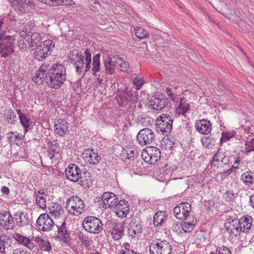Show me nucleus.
I'll use <instances>...</instances> for the list:
<instances>
[{"instance_id":"obj_1","label":"nucleus","mask_w":254,"mask_h":254,"mask_svg":"<svg viewBox=\"0 0 254 254\" xmlns=\"http://www.w3.org/2000/svg\"><path fill=\"white\" fill-rule=\"evenodd\" d=\"M49 81H46L49 87L58 89L62 86L66 79V69L61 64L52 65L47 71Z\"/></svg>"},{"instance_id":"obj_2","label":"nucleus","mask_w":254,"mask_h":254,"mask_svg":"<svg viewBox=\"0 0 254 254\" xmlns=\"http://www.w3.org/2000/svg\"><path fill=\"white\" fill-rule=\"evenodd\" d=\"M134 91L133 90V85H129L126 86L125 88L118 91L116 96V100L119 105L124 108L129 110V112H134L131 109L132 105L135 102V99L137 98V95H134Z\"/></svg>"},{"instance_id":"obj_3","label":"nucleus","mask_w":254,"mask_h":254,"mask_svg":"<svg viewBox=\"0 0 254 254\" xmlns=\"http://www.w3.org/2000/svg\"><path fill=\"white\" fill-rule=\"evenodd\" d=\"M65 174L67 179L74 182L78 181L80 179L79 184L84 188H88L91 186L90 181L83 179V174L81 173L80 168L75 164H70L65 169Z\"/></svg>"},{"instance_id":"obj_4","label":"nucleus","mask_w":254,"mask_h":254,"mask_svg":"<svg viewBox=\"0 0 254 254\" xmlns=\"http://www.w3.org/2000/svg\"><path fill=\"white\" fill-rule=\"evenodd\" d=\"M82 226L86 232L95 234L100 233L103 227V224L100 219L93 216L85 217L82 222Z\"/></svg>"},{"instance_id":"obj_5","label":"nucleus","mask_w":254,"mask_h":254,"mask_svg":"<svg viewBox=\"0 0 254 254\" xmlns=\"http://www.w3.org/2000/svg\"><path fill=\"white\" fill-rule=\"evenodd\" d=\"M155 121L156 129L159 133L167 135L172 128L173 119L167 114H163Z\"/></svg>"},{"instance_id":"obj_6","label":"nucleus","mask_w":254,"mask_h":254,"mask_svg":"<svg viewBox=\"0 0 254 254\" xmlns=\"http://www.w3.org/2000/svg\"><path fill=\"white\" fill-rule=\"evenodd\" d=\"M66 204V208L71 215L78 216L84 211L85 205L77 196H72L67 199Z\"/></svg>"},{"instance_id":"obj_7","label":"nucleus","mask_w":254,"mask_h":254,"mask_svg":"<svg viewBox=\"0 0 254 254\" xmlns=\"http://www.w3.org/2000/svg\"><path fill=\"white\" fill-rule=\"evenodd\" d=\"M55 46L54 42L51 40L45 41L35 48L33 53L34 58L39 61H43L47 56L51 55V50Z\"/></svg>"},{"instance_id":"obj_8","label":"nucleus","mask_w":254,"mask_h":254,"mask_svg":"<svg viewBox=\"0 0 254 254\" xmlns=\"http://www.w3.org/2000/svg\"><path fill=\"white\" fill-rule=\"evenodd\" d=\"M150 254H171L172 247L166 240H153L150 246Z\"/></svg>"},{"instance_id":"obj_9","label":"nucleus","mask_w":254,"mask_h":254,"mask_svg":"<svg viewBox=\"0 0 254 254\" xmlns=\"http://www.w3.org/2000/svg\"><path fill=\"white\" fill-rule=\"evenodd\" d=\"M55 225L53 219L47 213L40 215L36 221V226L38 230L45 232L54 230Z\"/></svg>"},{"instance_id":"obj_10","label":"nucleus","mask_w":254,"mask_h":254,"mask_svg":"<svg viewBox=\"0 0 254 254\" xmlns=\"http://www.w3.org/2000/svg\"><path fill=\"white\" fill-rule=\"evenodd\" d=\"M141 156L144 160L150 164H154L160 158L161 152L157 147L149 146L143 149Z\"/></svg>"},{"instance_id":"obj_11","label":"nucleus","mask_w":254,"mask_h":254,"mask_svg":"<svg viewBox=\"0 0 254 254\" xmlns=\"http://www.w3.org/2000/svg\"><path fill=\"white\" fill-rule=\"evenodd\" d=\"M155 139V135L152 130L148 128L141 129L137 135L138 143L142 146L151 144Z\"/></svg>"},{"instance_id":"obj_12","label":"nucleus","mask_w":254,"mask_h":254,"mask_svg":"<svg viewBox=\"0 0 254 254\" xmlns=\"http://www.w3.org/2000/svg\"><path fill=\"white\" fill-rule=\"evenodd\" d=\"M191 205L188 202H182L177 205L174 209V216L178 219L187 218L190 215Z\"/></svg>"},{"instance_id":"obj_13","label":"nucleus","mask_w":254,"mask_h":254,"mask_svg":"<svg viewBox=\"0 0 254 254\" xmlns=\"http://www.w3.org/2000/svg\"><path fill=\"white\" fill-rule=\"evenodd\" d=\"M225 226L227 232L231 236H237L240 235L241 224L239 219L235 217H230L226 220Z\"/></svg>"},{"instance_id":"obj_14","label":"nucleus","mask_w":254,"mask_h":254,"mask_svg":"<svg viewBox=\"0 0 254 254\" xmlns=\"http://www.w3.org/2000/svg\"><path fill=\"white\" fill-rule=\"evenodd\" d=\"M54 230H57L55 234L53 235L54 237H57L60 239L64 244L70 242V236L65 222H64L60 226L56 225Z\"/></svg>"},{"instance_id":"obj_15","label":"nucleus","mask_w":254,"mask_h":254,"mask_svg":"<svg viewBox=\"0 0 254 254\" xmlns=\"http://www.w3.org/2000/svg\"><path fill=\"white\" fill-rule=\"evenodd\" d=\"M0 224H4L6 230H13L15 228V223L9 212L3 211L0 213Z\"/></svg>"},{"instance_id":"obj_16","label":"nucleus","mask_w":254,"mask_h":254,"mask_svg":"<svg viewBox=\"0 0 254 254\" xmlns=\"http://www.w3.org/2000/svg\"><path fill=\"white\" fill-rule=\"evenodd\" d=\"M195 128L197 131L202 134H208L212 129L210 122L206 119L196 121Z\"/></svg>"},{"instance_id":"obj_17","label":"nucleus","mask_w":254,"mask_h":254,"mask_svg":"<svg viewBox=\"0 0 254 254\" xmlns=\"http://www.w3.org/2000/svg\"><path fill=\"white\" fill-rule=\"evenodd\" d=\"M116 55L108 56L104 61L105 72L107 74L112 75L115 73V67L117 64Z\"/></svg>"},{"instance_id":"obj_18","label":"nucleus","mask_w":254,"mask_h":254,"mask_svg":"<svg viewBox=\"0 0 254 254\" xmlns=\"http://www.w3.org/2000/svg\"><path fill=\"white\" fill-rule=\"evenodd\" d=\"M47 65L42 64L36 73L35 76L33 78V80L35 83L40 85L43 82L49 81V78L47 75Z\"/></svg>"},{"instance_id":"obj_19","label":"nucleus","mask_w":254,"mask_h":254,"mask_svg":"<svg viewBox=\"0 0 254 254\" xmlns=\"http://www.w3.org/2000/svg\"><path fill=\"white\" fill-rule=\"evenodd\" d=\"M142 231V227L141 222L135 219H132L129 224L128 233L130 236L134 237L135 235L141 234Z\"/></svg>"},{"instance_id":"obj_20","label":"nucleus","mask_w":254,"mask_h":254,"mask_svg":"<svg viewBox=\"0 0 254 254\" xmlns=\"http://www.w3.org/2000/svg\"><path fill=\"white\" fill-rule=\"evenodd\" d=\"M15 227H23L28 225L30 222L28 214L24 212H18L15 215Z\"/></svg>"},{"instance_id":"obj_21","label":"nucleus","mask_w":254,"mask_h":254,"mask_svg":"<svg viewBox=\"0 0 254 254\" xmlns=\"http://www.w3.org/2000/svg\"><path fill=\"white\" fill-rule=\"evenodd\" d=\"M190 105L185 98H180L179 104L176 105L175 117H178L180 115H185L189 110Z\"/></svg>"},{"instance_id":"obj_22","label":"nucleus","mask_w":254,"mask_h":254,"mask_svg":"<svg viewBox=\"0 0 254 254\" xmlns=\"http://www.w3.org/2000/svg\"><path fill=\"white\" fill-rule=\"evenodd\" d=\"M185 221L182 224V229L185 233H189L191 232L196 223V219L193 215L189 216L187 218L184 219Z\"/></svg>"},{"instance_id":"obj_23","label":"nucleus","mask_w":254,"mask_h":254,"mask_svg":"<svg viewBox=\"0 0 254 254\" xmlns=\"http://www.w3.org/2000/svg\"><path fill=\"white\" fill-rule=\"evenodd\" d=\"M169 101L168 98H159L155 97L151 99L150 101V105L152 109L157 110H161L168 105Z\"/></svg>"},{"instance_id":"obj_24","label":"nucleus","mask_w":254,"mask_h":254,"mask_svg":"<svg viewBox=\"0 0 254 254\" xmlns=\"http://www.w3.org/2000/svg\"><path fill=\"white\" fill-rule=\"evenodd\" d=\"M111 234L114 240H118L121 239L124 235V223L123 222L114 223Z\"/></svg>"},{"instance_id":"obj_25","label":"nucleus","mask_w":254,"mask_h":254,"mask_svg":"<svg viewBox=\"0 0 254 254\" xmlns=\"http://www.w3.org/2000/svg\"><path fill=\"white\" fill-rule=\"evenodd\" d=\"M239 221L241 224V229H240L241 232L247 233L251 228L253 218L251 216H244L239 219Z\"/></svg>"},{"instance_id":"obj_26","label":"nucleus","mask_w":254,"mask_h":254,"mask_svg":"<svg viewBox=\"0 0 254 254\" xmlns=\"http://www.w3.org/2000/svg\"><path fill=\"white\" fill-rule=\"evenodd\" d=\"M54 129L56 134L60 136H64L67 131L68 124L65 120L60 119L58 123L54 125Z\"/></svg>"},{"instance_id":"obj_27","label":"nucleus","mask_w":254,"mask_h":254,"mask_svg":"<svg viewBox=\"0 0 254 254\" xmlns=\"http://www.w3.org/2000/svg\"><path fill=\"white\" fill-rule=\"evenodd\" d=\"M84 159L87 164L92 167L99 162L101 158L97 153L94 152L93 150H92L89 153L85 154Z\"/></svg>"},{"instance_id":"obj_28","label":"nucleus","mask_w":254,"mask_h":254,"mask_svg":"<svg viewBox=\"0 0 254 254\" xmlns=\"http://www.w3.org/2000/svg\"><path fill=\"white\" fill-rule=\"evenodd\" d=\"M13 52L12 42L0 44V56L6 58Z\"/></svg>"},{"instance_id":"obj_29","label":"nucleus","mask_w":254,"mask_h":254,"mask_svg":"<svg viewBox=\"0 0 254 254\" xmlns=\"http://www.w3.org/2000/svg\"><path fill=\"white\" fill-rule=\"evenodd\" d=\"M13 237L17 242L23 244L30 250H32L34 248V243L29 238L17 233L14 234Z\"/></svg>"},{"instance_id":"obj_30","label":"nucleus","mask_w":254,"mask_h":254,"mask_svg":"<svg viewBox=\"0 0 254 254\" xmlns=\"http://www.w3.org/2000/svg\"><path fill=\"white\" fill-rule=\"evenodd\" d=\"M17 114L18 115L21 124L24 127L25 132H27L29 130V127H30L29 123L31 121V117L30 116H27L23 113H22L20 110L17 111Z\"/></svg>"},{"instance_id":"obj_31","label":"nucleus","mask_w":254,"mask_h":254,"mask_svg":"<svg viewBox=\"0 0 254 254\" xmlns=\"http://www.w3.org/2000/svg\"><path fill=\"white\" fill-rule=\"evenodd\" d=\"M15 21L14 16L7 14L3 18L0 20V27L7 29L9 26H12L13 22Z\"/></svg>"},{"instance_id":"obj_32","label":"nucleus","mask_w":254,"mask_h":254,"mask_svg":"<svg viewBox=\"0 0 254 254\" xmlns=\"http://www.w3.org/2000/svg\"><path fill=\"white\" fill-rule=\"evenodd\" d=\"M26 36L24 37L23 40H20L19 42V46L24 51H28L34 49L33 45H32L31 41L30 39V36L28 35L27 33L25 34Z\"/></svg>"},{"instance_id":"obj_33","label":"nucleus","mask_w":254,"mask_h":254,"mask_svg":"<svg viewBox=\"0 0 254 254\" xmlns=\"http://www.w3.org/2000/svg\"><path fill=\"white\" fill-rule=\"evenodd\" d=\"M13 38L9 34V30L0 27V44L2 43L12 42Z\"/></svg>"},{"instance_id":"obj_34","label":"nucleus","mask_w":254,"mask_h":254,"mask_svg":"<svg viewBox=\"0 0 254 254\" xmlns=\"http://www.w3.org/2000/svg\"><path fill=\"white\" fill-rule=\"evenodd\" d=\"M241 180L246 185L251 186L254 183V175L251 171H247L241 175Z\"/></svg>"},{"instance_id":"obj_35","label":"nucleus","mask_w":254,"mask_h":254,"mask_svg":"<svg viewBox=\"0 0 254 254\" xmlns=\"http://www.w3.org/2000/svg\"><path fill=\"white\" fill-rule=\"evenodd\" d=\"M166 216L165 212L159 211L156 212L153 217V224L155 226L158 227L161 226L164 222Z\"/></svg>"},{"instance_id":"obj_36","label":"nucleus","mask_w":254,"mask_h":254,"mask_svg":"<svg viewBox=\"0 0 254 254\" xmlns=\"http://www.w3.org/2000/svg\"><path fill=\"white\" fill-rule=\"evenodd\" d=\"M100 54H97L93 58V67L92 70L94 75L97 76V72L99 71L100 69Z\"/></svg>"},{"instance_id":"obj_37","label":"nucleus","mask_w":254,"mask_h":254,"mask_svg":"<svg viewBox=\"0 0 254 254\" xmlns=\"http://www.w3.org/2000/svg\"><path fill=\"white\" fill-rule=\"evenodd\" d=\"M115 208L116 214L120 218L126 217L129 210L128 205H126L125 206H121V205H117Z\"/></svg>"},{"instance_id":"obj_38","label":"nucleus","mask_w":254,"mask_h":254,"mask_svg":"<svg viewBox=\"0 0 254 254\" xmlns=\"http://www.w3.org/2000/svg\"><path fill=\"white\" fill-rule=\"evenodd\" d=\"M49 209L50 213L56 218L59 217L63 212L62 206L58 203H54Z\"/></svg>"},{"instance_id":"obj_39","label":"nucleus","mask_w":254,"mask_h":254,"mask_svg":"<svg viewBox=\"0 0 254 254\" xmlns=\"http://www.w3.org/2000/svg\"><path fill=\"white\" fill-rule=\"evenodd\" d=\"M75 65L76 72L78 74H81L84 65V56L80 55L78 59L73 63Z\"/></svg>"},{"instance_id":"obj_40","label":"nucleus","mask_w":254,"mask_h":254,"mask_svg":"<svg viewBox=\"0 0 254 254\" xmlns=\"http://www.w3.org/2000/svg\"><path fill=\"white\" fill-rule=\"evenodd\" d=\"M28 35L30 36V39L31 41L33 47L37 46L38 44L41 40V36L39 33L29 32L27 33Z\"/></svg>"},{"instance_id":"obj_41","label":"nucleus","mask_w":254,"mask_h":254,"mask_svg":"<svg viewBox=\"0 0 254 254\" xmlns=\"http://www.w3.org/2000/svg\"><path fill=\"white\" fill-rule=\"evenodd\" d=\"M203 146L206 148H211L215 143V139L210 135L203 137L201 139Z\"/></svg>"},{"instance_id":"obj_42","label":"nucleus","mask_w":254,"mask_h":254,"mask_svg":"<svg viewBox=\"0 0 254 254\" xmlns=\"http://www.w3.org/2000/svg\"><path fill=\"white\" fill-rule=\"evenodd\" d=\"M116 59L118 63L117 64L121 67V70L122 71H127L129 69V63L128 62L123 60V58L116 55Z\"/></svg>"},{"instance_id":"obj_43","label":"nucleus","mask_w":254,"mask_h":254,"mask_svg":"<svg viewBox=\"0 0 254 254\" xmlns=\"http://www.w3.org/2000/svg\"><path fill=\"white\" fill-rule=\"evenodd\" d=\"M126 154V157L130 160H133L134 158L138 155V152L136 149L133 148H129L125 151L123 153L124 155Z\"/></svg>"},{"instance_id":"obj_44","label":"nucleus","mask_w":254,"mask_h":254,"mask_svg":"<svg viewBox=\"0 0 254 254\" xmlns=\"http://www.w3.org/2000/svg\"><path fill=\"white\" fill-rule=\"evenodd\" d=\"M134 31L136 36L139 39H144L149 37L148 32L140 27L135 28Z\"/></svg>"},{"instance_id":"obj_45","label":"nucleus","mask_w":254,"mask_h":254,"mask_svg":"<svg viewBox=\"0 0 254 254\" xmlns=\"http://www.w3.org/2000/svg\"><path fill=\"white\" fill-rule=\"evenodd\" d=\"M39 247L41 250L49 252L51 250V246L49 241L41 239L38 242Z\"/></svg>"},{"instance_id":"obj_46","label":"nucleus","mask_w":254,"mask_h":254,"mask_svg":"<svg viewBox=\"0 0 254 254\" xmlns=\"http://www.w3.org/2000/svg\"><path fill=\"white\" fill-rule=\"evenodd\" d=\"M118 201V198L116 195L113 193L112 195V197H111L110 199L107 201V202H105L104 203L106 208H113L116 207L117 206Z\"/></svg>"},{"instance_id":"obj_47","label":"nucleus","mask_w":254,"mask_h":254,"mask_svg":"<svg viewBox=\"0 0 254 254\" xmlns=\"http://www.w3.org/2000/svg\"><path fill=\"white\" fill-rule=\"evenodd\" d=\"M46 195H44L37 194L36 196V203L42 209H45L46 207Z\"/></svg>"},{"instance_id":"obj_48","label":"nucleus","mask_w":254,"mask_h":254,"mask_svg":"<svg viewBox=\"0 0 254 254\" xmlns=\"http://www.w3.org/2000/svg\"><path fill=\"white\" fill-rule=\"evenodd\" d=\"M80 55H82L76 49L71 51L68 56L71 63H73L74 61L77 60L80 57Z\"/></svg>"},{"instance_id":"obj_49","label":"nucleus","mask_w":254,"mask_h":254,"mask_svg":"<svg viewBox=\"0 0 254 254\" xmlns=\"http://www.w3.org/2000/svg\"><path fill=\"white\" fill-rule=\"evenodd\" d=\"M144 83V80L141 77H137L133 80L132 83L135 86L136 90H139Z\"/></svg>"},{"instance_id":"obj_50","label":"nucleus","mask_w":254,"mask_h":254,"mask_svg":"<svg viewBox=\"0 0 254 254\" xmlns=\"http://www.w3.org/2000/svg\"><path fill=\"white\" fill-rule=\"evenodd\" d=\"M226 201L230 202L235 198V195L233 190H228L224 194Z\"/></svg>"},{"instance_id":"obj_51","label":"nucleus","mask_w":254,"mask_h":254,"mask_svg":"<svg viewBox=\"0 0 254 254\" xmlns=\"http://www.w3.org/2000/svg\"><path fill=\"white\" fill-rule=\"evenodd\" d=\"M17 2L16 5L14 6L15 10L19 14H23L25 12V8L23 4L20 3L18 0Z\"/></svg>"},{"instance_id":"obj_52","label":"nucleus","mask_w":254,"mask_h":254,"mask_svg":"<svg viewBox=\"0 0 254 254\" xmlns=\"http://www.w3.org/2000/svg\"><path fill=\"white\" fill-rule=\"evenodd\" d=\"M245 149L247 152H250L254 150V138L249 141H246L245 143Z\"/></svg>"},{"instance_id":"obj_53","label":"nucleus","mask_w":254,"mask_h":254,"mask_svg":"<svg viewBox=\"0 0 254 254\" xmlns=\"http://www.w3.org/2000/svg\"><path fill=\"white\" fill-rule=\"evenodd\" d=\"M137 120L138 122H140L144 126H146L147 124H150L153 122V120H151L150 118L146 117H143L141 116L140 117L138 116Z\"/></svg>"},{"instance_id":"obj_54","label":"nucleus","mask_w":254,"mask_h":254,"mask_svg":"<svg viewBox=\"0 0 254 254\" xmlns=\"http://www.w3.org/2000/svg\"><path fill=\"white\" fill-rule=\"evenodd\" d=\"M216 254H231V253L227 247L223 246L216 249Z\"/></svg>"},{"instance_id":"obj_55","label":"nucleus","mask_w":254,"mask_h":254,"mask_svg":"<svg viewBox=\"0 0 254 254\" xmlns=\"http://www.w3.org/2000/svg\"><path fill=\"white\" fill-rule=\"evenodd\" d=\"M77 237L79 240H80L82 245H84L86 247L88 246L87 244L89 243V240L88 238L85 237L83 234L81 232L78 233L77 234Z\"/></svg>"},{"instance_id":"obj_56","label":"nucleus","mask_w":254,"mask_h":254,"mask_svg":"<svg viewBox=\"0 0 254 254\" xmlns=\"http://www.w3.org/2000/svg\"><path fill=\"white\" fill-rule=\"evenodd\" d=\"M113 193L111 192H105L102 196V200L104 204L105 202H107V201L110 199V198L112 197Z\"/></svg>"},{"instance_id":"obj_57","label":"nucleus","mask_w":254,"mask_h":254,"mask_svg":"<svg viewBox=\"0 0 254 254\" xmlns=\"http://www.w3.org/2000/svg\"><path fill=\"white\" fill-rule=\"evenodd\" d=\"M94 5L90 4L89 8L90 10H92L94 12H96L97 11H98L99 8L100 7V4L98 1H95L94 2Z\"/></svg>"},{"instance_id":"obj_58","label":"nucleus","mask_w":254,"mask_h":254,"mask_svg":"<svg viewBox=\"0 0 254 254\" xmlns=\"http://www.w3.org/2000/svg\"><path fill=\"white\" fill-rule=\"evenodd\" d=\"M13 254H31V253L29 251L18 248L13 251Z\"/></svg>"},{"instance_id":"obj_59","label":"nucleus","mask_w":254,"mask_h":254,"mask_svg":"<svg viewBox=\"0 0 254 254\" xmlns=\"http://www.w3.org/2000/svg\"><path fill=\"white\" fill-rule=\"evenodd\" d=\"M16 116L13 112H10L8 117H7L8 122H10L11 124H14L16 120Z\"/></svg>"},{"instance_id":"obj_60","label":"nucleus","mask_w":254,"mask_h":254,"mask_svg":"<svg viewBox=\"0 0 254 254\" xmlns=\"http://www.w3.org/2000/svg\"><path fill=\"white\" fill-rule=\"evenodd\" d=\"M4 240L0 239V254H5Z\"/></svg>"},{"instance_id":"obj_61","label":"nucleus","mask_w":254,"mask_h":254,"mask_svg":"<svg viewBox=\"0 0 254 254\" xmlns=\"http://www.w3.org/2000/svg\"><path fill=\"white\" fill-rule=\"evenodd\" d=\"M56 148L54 149H49V156L50 157V159H54L56 158V154L58 153V152L56 151Z\"/></svg>"},{"instance_id":"obj_62","label":"nucleus","mask_w":254,"mask_h":254,"mask_svg":"<svg viewBox=\"0 0 254 254\" xmlns=\"http://www.w3.org/2000/svg\"><path fill=\"white\" fill-rule=\"evenodd\" d=\"M85 62H91V54L90 51L86 49L85 51Z\"/></svg>"},{"instance_id":"obj_63","label":"nucleus","mask_w":254,"mask_h":254,"mask_svg":"<svg viewBox=\"0 0 254 254\" xmlns=\"http://www.w3.org/2000/svg\"><path fill=\"white\" fill-rule=\"evenodd\" d=\"M168 96L169 97L170 99L174 103H178L180 99V98L175 94V93Z\"/></svg>"},{"instance_id":"obj_64","label":"nucleus","mask_w":254,"mask_h":254,"mask_svg":"<svg viewBox=\"0 0 254 254\" xmlns=\"http://www.w3.org/2000/svg\"><path fill=\"white\" fill-rule=\"evenodd\" d=\"M120 254H137L131 249H125L121 251Z\"/></svg>"}]
</instances>
